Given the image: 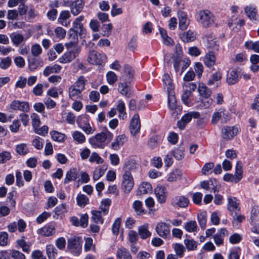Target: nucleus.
Masks as SVG:
<instances>
[{
    "mask_svg": "<svg viewBox=\"0 0 259 259\" xmlns=\"http://www.w3.org/2000/svg\"><path fill=\"white\" fill-rule=\"evenodd\" d=\"M113 138V134L106 127L103 132L91 137L89 142L94 148L103 149Z\"/></svg>",
    "mask_w": 259,
    "mask_h": 259,
    "instance_id": "obj_1",
    "label": "nucleus"
},
{
    "mask_svg": "<svg viewBox=\"0 0 259 259\" xmlns=\"http://www.w3.org/2000/svg\"><path fill=\"white\" fill-rule=\"evenodd\" d=\"M87 80L83 76H80L76 81L68 89V96L72 100H81L82 92L85 89Z\"/></svg>",
    "mask_w": 259,
    "mask_h": 259,
    "instance_id": "obj_2",
    "label": "nucleus"
},
{
    "mask_svg": "<svg viewBox=\"0 0 259 259\" xmlns=\"http://www.w3.org/2000/svg\"><path fill=\"white\" fill-rule=\"evenodd\" d=\"M197 21L204 28H208L214 22L213 14L208 10L199 11L196 14Z\"/></svg>",
    "mask_w": 259,
    "mask_h": 259,
    "instance_id": "obj_3",
    "label": "nucleus"
},
{
    "mask_svg": "<svg viewBox=\"0 0 259 259\" xmlns=\"http://www.w3.org/2000/svg\"><path fill=\"white\" fill-rule=\"evenodd\" d=\"M107 60L105 54L100 53L95 50H90L89 52L88 61L89 63L96 65H102Z\"/></svg>",
    "mask_w": 259,
    "mask_h": 259,
    "instance_id": "obj_4",
    "label": "nucleus"
},
{
    "mask_svg": "<svg viewBox=\"0 0 259 259\" xmlns=\"http://www.w3.org/2000/svg\"><path fill=\"white\" fill-rule=\"evenodd\" d=\"M134 186V180L131 173H123L121 179V188L125 194L130 193Z\"/></svg>",
    "mask_w": 259,
    "mask_h": 259,
    "instance_id": "obj_5",
    "label": "nucleus"
},
{
    "mask_svg": "<svg viewBox=\"0 0 259 259\" xmlns=\"http://www.w3.org/2000/svg\"><path fill=\"white\" fill-rule=\"evenodd\" d=\"M82 240L76 237L68 239L67 247L70 251L75 255H78L82 249Z\"/></svg>",
    "mask_w": 259,
    "mask_h": 259,
    "instance_id": "obj_6",
    "label": "nucleus"
},
{
    "mask_svg": "<svg viewBox=\"0 0 259 259\" xmlns=\"http://www.w3.org/2000/svg\"><path fill=\"white\" fill-rule=\"evenodd\" d=\"M78 126L87 135L93 134L95 128L92 127L89 123V117L87 115H82L78 117L77 120Z\"/></svg>",
    "mask_w": 259,
    "mask_h": 259,
    "instance_id": "obj_7",
    "label": "nucleus"
},
{
    "mask_svg": "<svg viewBox=\"0 0 259 259\" xmlns=\"http://www.w3.org/2000/svg\"><path fill=\"white\" fill-rule=\"evenodd\" d=\"M200 113L197 111L189 112L184 115L181 119L178 121L177 125L181 130H183L186 127L187 124L190 122L192 118L197 119L200 117Z\"/></svg>",
    "mask_w": 259,
    "mask_h": 259,
    "instance_id": "obj_8",
    "label": "nucleus"
},
{
    "mask_svg": "<svg viewBox=\"0 0 259 259\" xmlns=\"http://www.w3.org/2000/svg\"><path fill=\"white\" fill-rule=\"evenodd\" d=\"M79 49L76 47L73 48L71 50L64 53L60 58L58 61L63 64L68 63L73 60L78 55Z\"/></svg>",
    "mask_w": 259,
    "mask_h": 259,
    "instance_id": "obj_9",
    "label": "nucleus"
},
{
    "mask_svg": "<svg viewBox=\"0 0 259 259\" xmlns=\"http://www.w3.org/2000/svg\"><path fill=\"white\" fill-rule=\"evenodd\" d=\"M129 128L131 134L133 136H135L140 132L141 122L139 115L138 114L133 115L130 122Z\"/></svg>",
    "mask_w": 259,
    "mask_h": 259,
    "instance_id": "obj_10",
    "label": "nucleus"
},
{
    "mask_svg": "<svg viewBox=\"0 0 259 259\" xmlns=\"http://www.w3.org/2000/svg\"><path fill=\"white\" fill-rule=\"evenodd\" d=\"M227 200V209L230 212L231 215L237 214V213L239 212L240 210L239 200L236 198L232 196L228 197Z\"/></svg>",
    "mask_w": 259,
    "mask_h": 259,
    "instance_id": "obj_11",
    "label": "nucleus"
},
{
    "mask_svg": "<svg viewBox=\"0 0 259 259\" xmlns=\"http://www.w3.org/2000/svg\"><path fill=\"white\" fill-rule=\"evenodd\" d=\"M10 108L13 110H19L23 112L29 111L30 106L27 102L14 100L10 104Z\"/></svg>",
    "mask_w": 259,
    "mask_h": 259,
    "instance_id": "obj_12",
    "label": "nucleus"
},
{
    "mask_svg": "<svg viewBox=\"0 0 259 259\" xmlns=\"http://www.w3.org/2000/svg\"><path fill=\"white\" fill-rule=\"evenodd\" d=\"M170 225L165 222L158 223L155 228V230L157 234L165 238L170 235Z\"/></svg>",
    "mask_w": 259,
    "mask_h": 259,
    "instance_id": "obj_13",
    "label": "nucleus"
},
{
    "mask_svg": "<svg viewBox=\"0 0 259 259\" xmlns=\"http://www.w3.org/2000/svg\"><path fill=\"white\" fill-rule=\"evenodd\" d=\"M244 12L247 17L252 22L258 21L257 10L254 4H250L244 8Z\"/></svg>",
    "mask_w": 259,
    "mask_h": 259,
    "instance_id": "obj_14",
    "label": "nucleus"
},
{
    "mask_svg": "<svg viewBox=\"0 0 259 259\" xmlns=\"http://www.w3.org/2000/svg\"><path fill=\"white\" fill-rule=\"evenodd\" d=\"M239 132L236 126H225L222 130V137L226 140L232 139Z\"/></svg>",
    "mask_w": 259,
    "mask_h": 259,
    "instance_id": "obj_15",
    "label": "nucleus"
},
{
    "mask_svg": "<svg viewBox=\"0 0 259 259\" xmlns=\"http://www.w3.org/2000/svg\"><path fill=\"white\" fill-rule=\"evenodd\" d=\"M154 193L159 203L162 204L165 202L167 197V192L164 187L158 185L154 189Z\"/></svg>",
    "mask_w": 259,
    "mask_h": 259,
    "instance_id": "obj_16",
    "label": "nucleus"
},
{
    "mask_svg": "<svg viewBox=\"0 0 259 259\" xmlns=\"http://www.w3.org/2000/svg\"><path fill=\"white\" fill-rule=\"evenodd\" d=\"M84 19V16L81 15L76 18L72 23L73 29H76L75 31L78 32L81 37H84L86 34V30L84 28L83 24L81 23Z\"/></svg>",
    "mask_w": 259,
    "mask_h": 259,
    "instance_id": "obj_17",
    "label": "nucleus"
},
{
    "mask_svg": "<svg viewBox=\"0 0 259 259\" xmlns=\"http://www.w3.org/2000/svg\"><path fill=\"white\" fill-rule=\"evenodd\" d=\"M242 73L240 70L233 69L229 72L227 75V82L230 84L236 83L241 78Z\"/></svg>",
    "mask_w": 259,
    "mask_h": 259,
    "instance_id": "obj_18",
    "label": "nucleus"
},
{
    "mask_svg": "<svg viewBox=\"0 0 259 259\" xmlns=\"http://www.w3.org/2000/svg\"><path fill=\"white\" fill-rule=\"evenodd\" d=\"M229 235L228 230L225 228L219 230L213 236V240L217 246H221L224 244V238Z\"/></svg>",
    "mask_w": 259,
    "mask_h": 259,
    "instance_id": "obj_19",
    "label": "nucleus"
},
{
    "mask_svg": "<svg viewBox=\"0 0 259 259\" xmlns=\"http://www.w3.org/2000/svg\"><path fill=\"white\" fill-rule=\"evenodd\" d=\"M189 200L184 196H178L171 200V204L176 207L185 208L188 206Z\"/></svg>",
    "mask_w": 259,
    "mask_h": 259,
    "instance_id": "obj_20",
    "label": "nucleus"
},
{
    "mask_svg": "<svg viewBox=\"0 0 259 259\" xmlns=\"http://www.w3.org/2000/svg\"><path fill=\"white\" fill-rule=\"evenodd\" d=\"M126 141L127 137L124 134L120 135L115 138L114 141L111 144L110 147L112 149L117 151L120 149V147Z\"/></svg>",
    "mask_w": 259,
    "mask_h": 259,
    "instance_id": "obj_21",
    "label": "nucleus"
},
{
    "mask_svg": "<svg viewBox=\"0 0 259 259\" xmlns=\"http://www.w3.org/2000/svg\"><path fill=\"white\" fill-rule=\"evenodd\" d=\"M70 6L71 13L74 16H76L82 11L84 3L83 0H76L71 2V4Z\"/></svg>",
    "mask_w": 259,
    "mask_h": 259,
    "instance_id": "obj_22",
    "label": "nucleus"
},
{
    "mask_svg": "<svg viewBox=\"0 0 259 259\" xmlns=\"http://www.w3.org/2000/svg\"><path fill=\"white\" fill-rule=\"evenodd\" d=\"M130 80L123 81L118 84V90L122 95L125 96L127 98H130L131 96V90L128 84Z\"/></svg>",
    "mask_w": 259,
    "mask_h": 259,
    "instance_id": "obj_23",
    "label": "nucleus"
},
{
    "mask_svg": "<svg viewBox=\"0 0 259 259\" xmlns=\"http://www.w3.org/2000/svg\"><path fill=\"white\" fill-rule=\"evenodd\" d=\"M152 187L150 183L146 182H142L139 186L137 195H141L151 193Z\"/></svg>",
    "mask_w": 259,
    "mask_h": 259,
    "instance_id": "obj_24",
    "label": "nucleus"
},
{
    "mask_svg": "<svg viewBox=\"0 0 259 259\" xmlns=\"http://www.w3.org/2000/svg\"><path fill=\"white\" fill-rule=\"evenodd\" d=\"M199 95L204 98H208L211 95V91L203 83H199L198 87Z\"/></svg>",
    "mask_w": 259,
    "mask_h": 259,
    "instance_id": "obj_25",
    "label": "nucleus"
},
{
    "mask_svg": "<svg viewBox=\"0 0 259 259\" xmlns=\"http://www.w3.org/2000/svg\"><path fill=\"white\" fill-rule=\"evenodd\" d=\"M116 257L117 259H133L129 250L123 247L118 248Z\"/></svg>",
    "mask_w": 259,
    "mask_h": 259,
    "instance_id": "obj_26",
    "label": "nucleus"
},
{
    "mask_svg": "<svg viewBox=\"0 0 259 259\" xmlns=\"http://www.w3.org/2000/svg\"><path fill=\"white\" fill-rule=\"evenodd\" d=\"M149 225L145 224L138 228V234L142 239H145L151 236V232L148 230Z\"/></svg>",
    "mask_w": 259,
    "mask_h": 259,
    "instance_id": "obj_27",
    "label": "nucleus"
},
{
    "mask_svg": "<svg viewBox=\"0 0 259 259\" xmlns=\"http://www.w3.org/2000/svg\"><path fill=\"white\" fill-rule=\"evenodd\" d=\"M162 81L163 82L164 89L166 90L167 93L174 91V87L172 83L171 79L168 74L165 73L163 74L162 76Z\"/></svg>",
    "mask_w": 259,
    "mask_h": 259,
    "instance_id": "obj_28",
    "label": "nucleus"
},
{
    "mask_svg": "<svg viewBox=\"0 0 259 259\" xmlns=\"http://www.w3.org/2000/svg\"><path fill=\"white\" fill-rule=\"evenodd\" d=\"M222 77V74L220 72H215L210 76V78L207 81V84L208 85H212L215 84L217 87H218L220 84Z\"/></svg>",
    "mask_w": 259,
    "mask_h": 259,
    "instance_id": "obj_29",
    "label": "nucleus"
},
{
    "mask_svg": "<svg viewBox=\"0 0 259 259\" xmlns=\"http://www.w3.org/2000/svg\"><path fill=\"white\" fill-rule=\"evenodd\" d=\"M62 67L58 64H54L53 66H48L45 68L43 74L45 76H48L52 73H59Z\"/></svg>",
    "mask_w": 259,
    "mask_h": 259,
    "instance_id": "obj_30",
    "label": "nucleus"
},
{
    "mask_svg": "<svg viewBox=\"0 0 259 259\" xmlns=\"http://www.w3.org/2000/svg\"><path fill=\"white\" fill-rule=\"evenodd\" d=\"M119 113L118 117L124 119L126 118L127 114L125 112V105L124 102L121 100L118 101V104L116 109Z\"/></svg>",
    "mask_w": 259,
    "mask_h": 259,
    "instance_id": "obj_31",
    "label": "nucleus"
},
{
    "mask_svg": "<svg viewBox=\"0 0 259 259\" xmlns=\"http://www.w3.org/2000/svg\"><path fill=\"white\" fill-rule=\"evenodd\" d=\"M39 234L44 236H50L55 233V228L53 225L46 226L39 230Z\"/></svg>",
    "mask_w": 259,
    "mask_h": 259,
    "instance_id": "obj_32",
    "label": "nucleus"
},
{
    "mask_svg": "<svg viewBox=\"0 0 259 259\" xmlns=\"http://www.w3.org/2000/svg\"><path fill=\"white\" fill-rule=\"evenodd\" d=\"M78 177V174L75 168H71L68 170L65 176L64 183L67 184L72 181H74Z\"/></svg>",
    "mask_w": 259,
    "mask_h": 259,
    "instance_id": "obj_33",
    "label": "nucleus"
},
{
    "mask_svg": "<svg viewBox=\"0 0 259 259\" xmlns=\"http://www.w3.org/2000/svg\"><path fill=\"white\" fill-rule=\"evenodd\" d=\"M215 56L212 52L206 54L204 58V64L208 67L213 66L215 63Z\"/></svg>",
    "mask_w": 259,
    "mask_h": 259,
    "instance_id": "obj_34",
    "label": "nucleus"
},
{
    "mask_svg": "<svg viewBox=\"0 0 259 259\" xmlns=\"http://www.w3.org/2000/svg\"><path fill=\"white\" fill-rule=\"evenodd\" d=\"M196 38V33L191 30L184 32L181 35L183 41L187 42L194 41Z\"/></svg>",
    "mask_w": 259,
    "mask_h": 259,
    "instance_id": "obj_35",
    "label": "nucleus"
},
{
    "mask_svg": "<svg viewBox=\"0 0 259 259\" xmlns=\"http://www.w3.org/2000/svg\"><path fill=\"white\" fill-rule=\"evenodd\" d=\"M46 253L49 259H56L58 251L53 245L48 244L46 246Z\"/></svg>",
    "mask_w": 259,
    "mask_h": 259,
    "instance_id": "obj_36",
    "label": "nucleus"
},
{
    "mask_svg": "<svg viewBox=\"0 0 259 259\" xmlns=\"http://www.w3.org/2000/svg\"><path fill=\"white\" fill-rule=\"evenodd\" d=\"M189 24V21L188 19L186 14L182 12L179 15V27L182 30H185Z\"/></svg>",
    "mask_w": 259,
    "mask_h": 259,
    "instance_id": "obj_37",
    "label": "nucleus"
},
{
    "mask_svg": "<svg viewBox=\"0 0 259 259\" xmlns=\"http://www.w3.org/2000/svg\"><path fill=\"white\" fill-rule=\"evenodd\" d=\"M132 207L138 215H143L145 213L143 203L140 200L135 201L132 204Z\"/></svg>",
    "mask_w": 259,
    "mask_h": 259,
    "instance_id": "obj_38",
    "label": "nucleus"
},
{
    "mask_svg": "<svg viewBox=\"0 0 259 259\" xmlns=\"http://www.w3.org/2000/svg\"><path fill=\"white\" fill-rule=\"evenodd\" d=\"M70 17V13L68 11H62L59 16L58 21V22L63 26H68V23L67 22V20Z\"/></svg>",
    "mask_w": 259,
    "mask_h": 259,
    "instance_id": "obj_39",
    "label": "nucleus"
},
{
    "mask_svg": "<svg viewBox=\"0 0 259 259\" xmlns=\"http://www.w3.org/2000/svg\"><path fill=\"white\" fill-rule=\"evenodd\" d=\"M133 76V69L127 65L124 66V74L120 77V80L122 81L129 80Z\"/></svg>",
    "mask_w": 259,
    "mask_h": 259,
    "instance_id": "obj_40",
    "label": "nucleus"
},
{
    "mask_svg": "<svg viewBox=\"0 0 259 259\" xmlns=\"http://www.w3.org/2000/svg\"><path fill=\"white\" fill-rule=\"evenodd\" d=\"M237 181L239 182L243 177V166L242 163L240 161H238L235 167V174L233 175Z\"/></svg>",
    "mask_w": 259,
    "mask_h": 259,
    "instance_id": "obj_41",
    "label": "nucleus"
},
{
    "mask_svg": "<svg viewBox=\"0 0 259 259\" xmlns=\"http://www.w3.org/2000/svg\"><path fill=\"white\" fill-rule=\"evenodd\" d=\"M72 137L73 140L78 144H82L85 141V137L81 132L76 131L72 133Z\"/></svg>",
    "mask_w": 259,
    "mask_h": 259,
    "instance_id": "obj_42",
    "label": "nucleus"
},
{
    "mask_svg": "<svg viewBox=\"0 0 259 259\" xmlns=\"http://www.w3.org/2000/svg\"><path fill=\"white\" fill-rule=\"evenodd\" d=\"M10 38L13 44L18 46L24 40V36L20 33H13L10 35Z\"/></svg>",
    "mask_w": 259,
    "mask_h": 259,
    "instance_id": "obj_43",
    "label": "nucleus"
},
{
    "mask_svg": "<svg viewBox=\"0 0 259 259\" xmlns=\"http://www.w3.org/2000/svg\"><path fill=\"white\" fill-rule=\"evenodd\" d=\"M245 48L248 50H252L254 52L259 53V41L253 42L252 41H247L244 44Z\"/></svg>",
    "mask_w": 259,
    "mask_h": 259,
    "instance_id": "obj_44",
    "label": "nucleus"
},
{
    "mask_svg": "<svg viewBox=\"0 0 259 259\" xmlns=\"http://www.w3.org/2000/svg\"><path fill=\"white\" fill-rule=\"evenodd\" d=\"M137 164L133 160H128L126 162L123 166V173H131L136 168Z\"/></svg>",
    "mask_w": 259,
    "mask_h": 259,
    "instance_id": "obj_45",
    "label": "nucleus"
},
{
    "mask_svg": "<svg viewBox=\"0 0 259 259\" xmlns=\"http://www.w3.org/2000/svg\"><path fill=\"white\" fill-rule=\"evenodd\" d=\"M168 104L170 110H174L176 108L177 102L175 96L174 91L167 93Z\"/></svg>",
    "mask_w": 259,
    "mask_h": 259,
    "instance_id": "obj_46",
    "label": "nucleus"
},
{
    "mask_svg": "<svg viewBox=\"0 0 259 259\" xmlns=\"http://www.w3.org/2000/svg\"><path fill=\"white\" fill-rule=\"evenodd\" d=\"M52 138L54 141L58 142H63L66 139L65 134L59 133L57 131H52L50 132Z\"/></svg>",
    "mask_w": 259,
    "mask_h": 259,
    "instance_id": "obj_47",
    "label": "nucleus"
},
{
    "mask_svg": "<svg viewBox=\"0 0 259 259\" xmlns=\"http://www.w3.org/2000/svg\"><path fill=\"white\" fill-rule=\"evenodd\" d=\"M17 245L22 248V250L27 253L30 251V244L26 242L23 238L19 239L16 242Z\"/></svg>",
    "mask_w": 259,
    "mask_h": 259,
    "instance_id": "obj_48",
    "label": "nucleus"
},
{
    "mask_svg": "<svg viewBox=\"0 0 259 259\" xmlns=\"http://www.w3.org/2000/svg\"><path fill=\"white\" fill-rule=\"evenodd\" d=\"M44 140L38 136H35L32 141V145L37 150H41L44 147Z\"/></svg>",
    "mask_w": 259,
    "mask_h": 259,
    "instance_id": "obj_49",
    "label": "nucleus"
},
{
    "mask_svg": "<svg viewBox=\"0 0 259 259\" xmlns=\"http://www.w3.org/2000/svg\"><path fill=\"white\" fill-rule=\"evenodd\" d=\"M92 216V219L95 223L102 224L104 222V220L101 215V212L98 210H92L91 211Z\"/></svg>",
    "mask_w": 259,
    "mask_h": 259,
    "instance_id": "obj_50",
    "label": "nucleus"
},
{
    "mask_svg": "<svg viewBox=\"0 0 259 259\" xmlns=\"http://www.w3.org/2000/svg\"><path fill=\"white\" fill-rule=\"evenodd\" d=\"M185 229L189 232H195L197 230V225L195 221H191L185 224Z\"/></svg>",
    "mask_w": 259,
    "mask_h": 259,
    "instance_id": "obj_51",
    "label": "nucleus"
},
{
    "mask_svg": "<svg viewBox=\"0 0 259 259\" xmlns=\"http://www.w3.org/2000/svg\"><path fill=\"white\" fill-rule=\"evenodd\" d=\"M76 201L77 203L79 206L84 207L88 204L89 199L86 195L79 193L77 196Z\"/></svg>",
    "mask_w": 259,
    "mask_h": 259,
    "instance_id": "obj_52",
    "label": "nucleus"
},
{
    "mask_svg": "<svg viewBox=\"0 0 259 259\" xmlns=\"http://www.w3.org/2000/svg\"><path fill=\"white\" fill-rule=\"evenodd\" d=\"M172 247L176 253V255L179 257H182L185 251L184 246L181 244L176 243L173 244Z\"/></svg>",
    "mask_w": 259,
    "mask_h": 259,
    "instance_id": "obj_53",
    "label": "nucleus"
},
{
    "mask_svg": "<svg viewBox=\"0 0 259 259\" xmlns=\"http://www.w3.org/2000/svg\"><path fill=\"white\" fill-rule=\"evenodd\" d=\"M106 76L107 81L110 85L114 84L118 79L116 74L111 71H108Z\"/></svg>",
    "mask_w": 259,
    "mask_h": 259,
    "instance_id": "obj_54",
    "label": "nucleus"
},
{
    "mask_svg": "<svg viewBox=\"0 0 259 259\" xmlns=\"http://www.w3.org/2000/svg\"><path fill=\"white\" fill-rule=\"evenodd\" d=\"M192 95V93L188 91V89H184L183 93L182 95V100L184 103L188 106H189L191 103L190 97Z\"/></svg>",
    "mask_w": 259,
    "mask_h": 259,
    "instance_id": "obj_55",
    "label": "nucleus"
},
{
    "mask_svg": "<svg viewBox=\"0 0 259 259\" xmlns=\"http://www.w3.org/2000/svg\"><path fill=\"white\" fill-rule=\"evenodd\" d=\"M16 151L21 155H25L28 152V148L25 143L20 144L16 146Z\"/></svg>",
    "mask_w": 259,
    "mask_h": 259,
    "instance_id": "obj_56",
    "label": "nucleus"
},
{
    "mask_svg": "<svg viewBox=\"0 0 259 259\" xmlns=\"http://www.w3.org/2000/svg\"><path fill=\"white\" fill-rule=\"evenodd\" d=\"M225 115L224 112H217L213 113L212 116L211 122L212 124H216L220 119L221 122H226V120H223L222 117Z\"/></svg>",
    "mask_w": 259,
    "mask_h": 259,
    "instance_id": "obj_57",
    "label": "nucleus"
},
{
    "mask_svg": "<svg viewBox=\"0 0 259 259\" xmlns=\"http://www.w3.org/2000/svg\"><path fill=\"white\" fill-rule=\"evenodd\" d=\"M184 243L188 250H194L197 247V243L193 239H185Z\"/></svg>",
    "mask_w": 259,
    "mask_h": 259,
    "instance_id": "obj_58",
    "label": "nucleus"
},
{
    "mask_svg": "<svg viewBox=\"0 0 259 259\" xmlns=\"http://www.w3.org/2000/svg\"><path fill=\"white\" fill-rule=\"evenodd\" d=\"M184 148L179 147L171 152V154L177 159L181 160L184 156Z\"/></svg>",
    "mask_w": 259,
    "mask_h": 259,
    "instance_id": "obj_59",
    "label": "nucleus"
},
{
    "mask_svg": "<svg viewBox=\"0 0 259 259\" xmlns=\"http://www.w3.org/2000/svg\"><path fill=\"white\" fill-rule=\"evenodd\" d=\"M259 218V208L257 205L253 206L251 210L250 219L251 222L256 221Z\"/></svg>",
    "mask_w": 259,
    "mask_h": 259,
    "instance_id": "obj_60",
    "label": "nucleus"
},
{
    "mask_svg": "<svg viewBox=\"0 0 259 259\" xmlns=\"http://www.w3.org/2000/svg\"><path fill=\"white\" fill-rule=\"evenodd\" d=\"M214 167V164L212 162L205 164L202 168V173L206 176L210 175L212 172V169Z\"/></svg>",
    "mask_w": 259,
    "mask_h": 259,
    "instance_id": "obj_61",
    "label": "nucleus"
},
{
    "mask_svg": "<svg viewBox=\"0 0 259 259\" xmlns=\"http://www.w3.org/2000/svg\"><path fill=\"white\" fill-rule=\"evenodd\" d=\"M31 52L33 56L37 57L42 53V49L39 44H35L31 47Z\"/></svg>",
    "mask_w": 259,
    "mask_h": 259,
    "instance_id": "obj_62",
    "label": "nucleus"
},
{
    "mask_svg": "<svg viewBox=\"0 0 259 259\" xmlns=\"http://www.w3.org/2000/svg\"><path fill=\"white\" fill-rule=\"evenodd\" d=\"M9 253L13 259H26L25 255L20 251L13 249Z\"/></svg>",
    "mask_w": 259,
    "mask_h": 259,
    "instance_id": "obj_63",
    "label": "nucleus"
},
{
    "mask_svg": "<svg viewBox=\"0 0 259 259\" xmlns=\"http://www.w3.org/2000/svg\"><path fill=\"white\" fill-rule=\"evenodd\" d=\"M12 63V60L10 57H7L3 58L0 62V68L3 69L8 68Z\"/></svg>",
    "mask_w": 259,
    "mask_h": 259,
    "instance_id": "obj_64",
    "label": "nucleus"
}]
</instances>
